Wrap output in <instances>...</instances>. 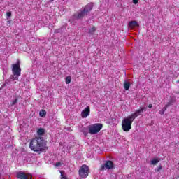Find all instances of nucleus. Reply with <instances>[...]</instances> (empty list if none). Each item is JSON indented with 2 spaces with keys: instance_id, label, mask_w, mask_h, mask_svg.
<instances>
[{
  "instance_id": "f257e3e1",
  "label": "nucleus",
  "mask_w": 179,
  "mask_h": 179,
  "mask_svg": "<svg viewBox=\"0 0 179 179\" xmlns=\"http://www.w3.org/2000/svg\"><path fill=\"white\" fill-rule=\"evenodd\" d=\"M29 148L34 152H42L47 148V143L42 137H36L31 141Z\"/></svg>"
},
{
  "instance_id": "f03ea898",
  "label": "nucleus",
  "mask_w": 179,
  "mask_h": 179,
  "mask_svg": "<svg viewBox=\"0 0 179 179\" xmlns=\"http://www.w3.org/2000/svg\"><path fill=\"white\" fill-rule=\"evenodd\" d=\"M136 116L132 113L128 117L123 119L122 122V128L124 132H129L132 129V122H134Z\"/></svg>"
},
{
  "instance_id": "7ed1b4c3",
  "label": "nucleus",
  "mask_w": 179,
  "mask_h": 179,
  "mask_svg": "<svg viewBox=\"0 0 179 179\" xmlns=\"http://www.w3.org/2000/svg\"><path fill=\"white\" fill-rule=\"evenodd\" d=\"M92 9H93V5L92 4H87L85 7L80 9L77 13L74 15L75 19L79 20V19H83L84 16H86V15H89L90 12L92 11Z\"/></svg>"
},
{
  "instance_id": "20e7f679",
  "label": "nucleus",
  "mask_w": 179,
  "mask_h": 179,
  "mask_svg": "<svg viewBox=\"0 0 179 179\" xmlns=\"http://www.w3.org/2000/svg\"><path fill=\"white\" fill-rule=\"evenodd\" d=\"M12 72L13 76H10V79L12 80H17L19 76H20V72H22V69H20V64L19 63L13 64Z\"/></svg>"
},
{
  "instance_id": "39448f33",
  "label": "nucleus",
  "mask_w": 179,
  "mask_h": 179,
  "mask_svg": "<svg viewBox=\"0 0 179 179\" xmlns=\"http://www.w3.org/2000/svg\"><path fill=\"white\" fill-rule=\"evenodd\" d=\"M103 129V124L100 123H96L88 127V131L91 135H96L99 134Z\"/></svg>"
},
{
  "instance_id": "423d86ee",
  "label": "nucleus",
  "mask_w": 179,
  "mask_h": 179,
  "mask_svg": "<svg viewBox=\"0 0 179 179\" xmlns=\"http://www.w3.org/2000/svg\"><path fill=\"white\" fill-rule=\"evenodd\" d=\"M78 172H79V176L82 178H86V177H87L89 176V173H90V169H89V166H87L85 164L83 165L80 168Z\"/></svg>"
},
{
  "instance_id": "0eeeda50",
  "label": "nucleus",
  "mask_w": 179,
  "mask_h": 179,
  "mask_svg": "<svg viewBox=\"0 0 179 179\" xmlns=\"http://www.w3.org/2000/svg\"><path fill=\"white\" fill-rule=\"evenodd\" d=\"M111 169H114V163L111 161H106L101 166L99 171H104V170H111Z\"/></svg>"
},
{
  "instance_id": "6e6552de",
  "label": "nucleus",
  "mask_w": 179,
  "mask_h": 179,
  "mask_svg": "<svg viewBox=\"0 0 179 179\" xmlns=\"http://www.w3.org/2000/svg\"><path fill=\"white\" fill-rule=\"evenodd\" d=\"M90 115V107L87 106L82 112L81 117L82 118H86Z\"/></svg>"
},
{
  "instance_id": "1a4fd4ad",
  "label": "nucleus",
  "mask_w": 179,
  "mask_h": 179,
  "mask_svg": "<svg viewBox=\"0 0 179 179\" xmlns=\"http://www.w3.org/2000/svg\"><path fill=\"white\" fill-rule=\"evenodd\" d=\"M29 176H30L29 173L25 174L24 172H23V171L17 172V178L28 179L29 178Z\"/></svg>"
},
{
  "instance_id": "9d476101",
  "label": "nucleus",
  "mask_w": 179,
  "mask_h": 179,
  "mask_svg": "<svg viewBox=\"0 0 179 179\" xmlns=\"http://www.w3.org/2000/svg\"><path fill=\"white\" fill-rule=\"evenodd\" d=\"M143 111H146V108L145 107H141L140 108V109L136 110L135 111L134 113H133L136 117H139V115H141V114H142V113H143Z\"/></svg>"
},
{
  "instance_id": "9b49d317",
  "label": "nucleus",
  "mask_w": 179,
  "mask_h": 179,
  "mask_svg": "<svg viewBox=\"0 0 179 179\" xmlns=\"http://www.w3.org/2000/svg\"><path fill=\"white\" fill-rule=\"evenodd\" d=\"M139 27V24H138V22L136 21H131L129 22V27H130V29H134V27Z\"/></svg>"
},
{
  "instance_id": "f8f14e48",
  "label": "nucleus",
  "mask_w": 179,
  "mask_h": 179,
  "mask_svg": "<svg viewBox=\"0 0 179 179\" xmlns=\"http://www.w3.org/2000/svg\"><path fill=\"white\" fill-rule=\"evenodd\" d=\"M176 103V98L172 97L170 99L169 101L166 104V107H170V106H173Z\"/></svg>"
},
{
  "instance_id": "ddd939ff",
  "label": "nucleus",
  "mask_w": 179,
  "mask_h": 179,
  "mask_svg": "<svg viewBox=\"0 0 179 179\" xmlns=\"http://www.w3.org/2000/svg\"><path fill=\"white\" fill-rule=\"evenodd\" d=\"M167 106L166 105H165V106L161 110H159V114H161V115H163V114H164V113L166 112V110H167Z\"/></svg>"
},
{
  "instance_id": "4468645a",
  "label": "nucleus",
  "mask_w": 179,
  "mask_h": 179,
  "mask_svg": "<svg viewBox=\"0 0 179 179\" xmlns=\"http://www.w3.org/2000/svg\"><path fill=\"white\" fill-rule=\"evenodd\" d=\"M129 86H130L129 83L124 82V87L125 90H129Z\"/></svg>"
},
{
  "instance_id": "2eb2a0df",
  "label": "nucleus",
  "mask_w": 179,
  "mask_h": 179,
  "mask_svg": "<svg viewBox=\"0 0 179 179\" xmlns=\"http://www.w3.org/2000/svg\"><path fill=\"white\" fill-rule=\"evenodd\" d=\"M45 114H47V112L45 110H41L39 113L41 117H45Z\"/></svg>"
},
{
  "instance_id": "dca6fc26",
  "label": "nucleus",
  "mask_w": 179,
  "mask_h": 179,
  "mask_svg": "<svg viewBox=\"0 0 179 179\" xmlns=\"http://www.w3.org/2000/svg\"><path fill=\"white\" fill-rule=\"evenodd\" d=\"M45 130L44 129H39L37 131L38 135H44Z\"/></svg>"
},
{
  "instance_id": "f3484780",
  "label": "nucleus",
  "mask_w": 179,
  "mask_h": 179,
  "mask_svg": "<svg viewBox=\"0 0 179 179\" xmlns=\"http://www.w3.org/2000/svg\"><path fill=\"white\" fill-rule=\"evenodd\" d=\"M157 163H159L158 159H153L152 160H151V162H150V164L152 165L157 164Z\"/></svg>"
},
{
  "instance_id": "a211bd4d",
  "label": "nucleus",
  "mask_w": 179,
  "mask_h": 179,
  "mask_svg": "<svg viewBox=\"0 0 179 179\" xmlns=\"http://www.w3.org/2000/svg\"><path fill=\"white\" fill-rule=\"evenodd\" d=\"M94 31H96V27H93L90 29L89 33L90 34H93V33H94Z\"/></svg>"
},
{
  "instance_id": "6ab92c4d",
  "label": "nucleus",
  "mask_w": 179,
  "mask_h": 179,
  "mask_svg": "<svg viewBox=\"0 0 179 179\" xmlns=\"http://www.w3.org/2000/svg\"><path fill=\"white\" fill-rule=\"evenodd\" d=\"M66 85H69V83H71V76H67L66 78Z\"/></svg>"
},
{
  "instance_id": "aec40b11",
  "label": "nucleus",
  "mask_w": 179,
  "mask_h": 179,
  "mask_svg": "<svg viewBox=\"0 0 179 179\" xmlns=\"http://www.w3.org/2000/svg\"><path fill=\"white\" fill-rule=\"evenodd\" d=\"M59 173L61 174V178L60 179H67L66 176H64V171H59Z\"/></svg>"
},
{
  "instance_id": "412c9836",
  "label": "nucleus",
  "mask_w": 179,
  "mask_h": 179,
  "mask_svg": "<svg viewBox=\"0 0 179 179\" xmlns=\"http://www.w3.org/2000/svg\"><path fill=\"white\" fill-rule=\"evenodd\" d=\"M62 164H64V162H57L55 164V166L56 167H59V166H62Z\"/></svg>"
},
{
  "instance_id": "4be33fe9",
  "label": "nucleus",
  "mask_w": 179,
  "mask_h": 179,
  "mask_svg": "<svg viewBox=\"0 0 179 179\" xmlns=\"http://www.w3.org/2000/svg\"><path fill=\"white\" fill-rule=\"evenodd\" d=\"M162 165H159V166H158V168L156 169V171H157V172H159V171H160V170H162Z\"/></svg>"
},
{
  "instance_id": "5701e85b",
  "label": "nucleus",
  "mask_w": 179,
  "mask_h": 179,
  "mask_svg": "<svg viewBox=\"0 0 179 179\" xmlns=\"http://www.w3.org/2000/svg\"><path fill=\"white\" fill-rule=\"evenodd\" d=\"M16 103H17V99H15L14 101H12V105L15 106V104H16Z\"/></svg>"
},
{
  "instance_id": "b1692460",
  "label": "nucleus",
  "mask_w": 179,
  "mask_h": 179,
  "mask_svg": "<svg viewBox=\"0 0 179 179\" xmlns=\"http://www.w3.org/2000/svg\"><path fill=\"white\" fill-rule=\"evenodd\" d=\"M139 3V0H133V3H134V5H137V3Z\"/></svg>"
},
{
  "instance_id": "393cba45",
  "label": "nucleus",
  "mask_w": 179,
  "mask_h": 179,
  "mask_svg": "<svg viewBox=\"0 0 179 179\" xmlns=\"http://www.w3.org/2000/svg\"><path fill=\"white\" fill-rule=\"evenodd\" d=\"M6 15H7L8 17H10V16H12V13L8 12V13H6Z\"/></svg>"
},
{
  "instance_id": "a878e982",
  "label": "nucleus",
  "mask_w": 179,
  "mask_h": 179,
  "mask_svg": "<svg viewBox=\"0 0 179 179\" xmlns=\"http://www.w3.org/2000/svg\"><path fill=\"white\" fill-rule=\"evenodd\" d=\"M153 107V105L152 104H149L148 105V108H152Z\"/></svg>"
},
{
  "instance_id": "bb28decb",
  "label": "nucleus",
  "mask_w": 179,
  "mask_h": 179,
  "mask_svg": "<svg viewBox=\"0 0 179 179\" xmlns=\"http://www.w3.org/2000/svg\"><path fill=\"white\" fill-rule=\"evenodd\" d=\"M55 31H56V33H58V30H56Z\"/></svg>"
},
{
  "instance_id": "cd10ccee",
  "label": "nucleus",
  "mask_w": 179,
  "mask_h": 179,
  "mask_svg": "<svg viewBox=\"0 0 179 179\" xmlns=\"http://www.w3.org/2000/svg\"><path fill=\"white\" fill-rule=\"evenodd\" d=\"M178 83H179V80L178 81Z\"/></svg>"
},
{
  "instance_id": "c85d7f7f",
  "label": "nucleus",
  "mask_w": 179,
  "mask_h": 179,
  "mask_svg": "<svg viewBox=\"0 0 179 179\" xmlns=\"http://www.w3.org/2000/svg\"><path fill=\"white\" fill-rule=\"evenodd\" d=\"M50 1H54V0H50Z\"/></svg>"
}]
</instances>
